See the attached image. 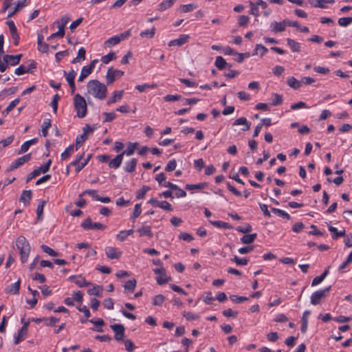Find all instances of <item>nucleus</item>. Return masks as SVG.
Instances as JSON below:
<instances>
[{"mask_svg": "<svg viewBox=\"0 0 352 352\" xmlns=\"http://www.w3.org/2000/svg\"><path fill=\"white\" fill-rule=\"evenodd\" d=\"M209 222L212 225H213L217 228H219L230 229L231 228V226L229 225L228 223L223 222L221 221H209Z\"/></svg>", "mask_w": 352, "mask_h": 352, "instance_id": "79ce46f5", "label": "nucleus"}, {"mask_svg": "<svg viewBox=\"0 0 352 352\" xmlns=\"http://www.w3.org/2000/svg\"><path fill=\"white\" fill-rule=\"evenodd\" d=\"M228 65V64L222 56H217L214 62V65L218 69L222 70L224 68H226Z\"/></svg>", "mask_w": 352, "mask_h": 352, "instance_id": "c85d7f7f", "label": "nucleus"}, {"mask_svg": "<svg viewBox=\"0 0 352 352\" xmlns=\"http://www.w3.org/2000/svg\"><path fill=\"white\" fill-rule=\"evenodd\" d=\"M20 285H21V278H19L18 280L11 284L10 286H8L5 292L6 294H19V290H20Z\"/></svg>", "mask_w": 352, "mask_h": 352, "instance_id": "2eb2a0df", "label": "nucleus"}, {"mask_svg": "<svg viewBox=\"0 0 352 352\" xmlns=\"http://www.w3.org/2000/svg\"><path fill=\"white\" fill-rule=\"evenodd\" d=\"M138 232L139 233L140 236H146L150 239L153 236V233L151 231V227L149 226H142L138 230Z\"/></svg>", "mask_w": 352, "mask_h": 352, "instance_id": "a211bd4d", "label": "nucleus"}, {"mask_svg": "<svg viewBox=\"0 0 352 352\" xmlns=\"http://www.w3.org/2000/svg\"><path fill=\"white\" fill-rule=\"evenodd\" d=\"M36 67V63L33 60H30L28 65H21L19 67L16 68L14 70L15 74L20 76L26 73H29L31 72L32 69H35Z\"/></svg>", "mask_w": 352, "mask_h": 352, "instance_id": "423d86ee", "label": "nucleus"}, {"mask_svg": "<svg viewBox=\"0 0 352 352\" xmlns=\"http://www.w3.org/2000/svg\"><path fill=\"white\" fill-rule=\"evenodd\" d=\"M329 230L333 234L332 235L333 239H336L338 237L344 236L345 235L344 230L338 232V229L332 226H329Z\"/></svg>", "mask_w": 352, "mask_h": 352, "instance_id": "2f4dec72", "label": "nucleus"}, {"mask_svg": "<svg viewBox=\"0 0 352 352\" xmlns=\"http://www.w3.org/2000/svg\"><path fill=\"white\" fill-rule=\"evenodd\" d=\"M113 305H114L113 300L111 298H105L103 300V306L104 308H106L107 309H113Z\"/></svg>", "mask_w": 352, "mask_h": 352, "instance_id": "69168bd1", "label": "nucleus"}, {"mask_svg": "<svg viewBox=\"0 0 352 352\" xmlns=\"http://www.w3.org/2000/svg\"><path fill=\"white\" fill-rule=\"evenodd\" d=\"M287 45L292 49V52L297 53L300 52V43L296 42V41L292 38H287Z\"/></svg>", "mask_w": 352, "mask_h": 352, "instance_id": "cd10ccee", "label": "nucleus"}, {"mask_svg": "<svg viewBox=\"0 0 352 352\" xmlns=\"http://www.w3.org/2000/svg\"><path fill=\"white\" fill-rule=\"evenodd\" d=\"M256 236L257 234L256 233L251 234H245L241 237V241L244 244H250L256 239Z\"/></svg>", "mask_w": 352, "mask_h": 352, "instance_id": "473e14b6", "label": "nucleus"}, {"mask_svg": "<svg viewBox=\"0 0 352 352\" xmlns=\"http://www.w3.org/2000/svg\"><path fill=\"white\" fill-rule=\"evenodd\" d=\"M338 23L340 26L346 27L352 23V17L340 18Z\"/></svg>", "mask_w": 352, "mask_h": 352, "instance_id": "5fc2aeb1", "label": "nucleus"}, {"mask_svg": "<svg viewBox=\"0 0 352 352\" xmlns=\"http://www.w3.org/2000/svg\"><path fill=\"white\" fill-rule=\"evenodd\" d=\"M142 212L141 209V204H137L135 205L133 212L132 215L131 216V219L133 220H135L136 218H138Z\"/></svg>", "mask_w": 352, "mask_h": 352, "instance_id": "864d4df0", "label": "nucleus"}, {"mask_svg": "<svg viewBox=\"0 0 352 352\" xmlns=\"http://www.w3.org/2000/svg\"><path fill=\"white\" fill-rule=\"evenodd\" d=\"M63 74L69 85L74 82L76 74L74 69L70 70L69 72L64 71Z\"/></svg>", "mask_w": 352, "mask_h": 352, "instance_id": "e433bc0d", "label": "nucleus"}, {"mask_svg": "<svg viewBox=\"0 0 352 352\" xmlns=\"http://www.w3.org/2000/svg\"><path fill=\"white\" fill-rule=\"evenodd\" d=\"M268 52V50L262 44H256L254 49L253 55L260 54L261 56L265 55Z\"/></svg>", "mask_w": 352, "mask_h": 352, "instance_id": "f704fd0d", "label": "nucleus"}, {"mask_svg": "<svg viewBox=\"0 0 352 352\" xmlns=\"http://www.w3.org/2000/svg\"><path fill=\"white\" fill-rule=\"evenodd\" d=\"M287 85L294 89H298L301 85H302V82L301 80H298L296 78H295L294 77L292 76V77H289L287 78Z\"/></svg>", "mask_w": 352, "mask_h": 352, "instance_id": "5701e85b", "label": "nucleus"}, {"mask_svg": "<svg viewBox=\"0 0 352 352\" xmlns=\"http://www.w3.org/2000/svg\"><path fill=\"white\" fill-rule=\"evenodd\" d=\"M151 188L148 186H143L141 190H139L136 192V198L138 199H143L145 194L150 190Z\"/></svg>", "mask_w": 352, "mask_h": 352, "instance_id": "8fccbe9b", "label": "nucleus"}, {"mask_svg": "<svg viewBox=\"0 0 352 352\" xmlns=\"http://www.w3.org/2000/svg\"><path fill=\"white\" fill-rule=\"evenodd\" d=\"M28 336V331H23V329L21 328L18 335L15 337L14 344H18L20 342L25 340Z\"/></svg>", "mask_w": 352, "mask_h": 352, "instance_id": "58836bf2", "label": "nucleus"}, {"mask_svg": "<svg viewBox=\"0 0 352 352\" xmlns=\"http://www.w3.org/2000/svg\"><path fill=\"white\" fill-rule=\"evenodd\" d=\"M31 198L32 191L30 190H23L20 197L19 201H23L25 206H28Z\"/></svg>", "mask_w": 352, "mask_h": 352, "instance_id": "aec40b11", "label": "nucleus"}, {"mask_svg": "<svg viewBox=\"0 0 352 352\" xmlns=\"http://www.w3.org/2000/svg\"><path fill=\"white\" fill-rule=\"evenodd\" d=\"M175 0H165L163 1L158 6L157 10L163 12L173 6L175 3Z\"/></svg>", "mask_w": 352, "mask_h": 352, "instance_id": "393cba45", "label": "nucleus"}, {"mask_svg": "<svg viewBox=\"0 0 352 352\" xmlns=\"http://www.w3.org/2000/svg\"><path fill=\"white\" fill-rule=\"evenodd\" d=\"M103 290V287L101 285H96L92 288L89 289L87 290V294L90 296H96L98 297H101L102 292Z\"/></svg>", "mask_w": 352, "mask_h": 352, "instance_id": "412c9836", "label": "nucleus"}, {"mask_svg": "<svg viewBox=\"0 0 352 352\" xmlns=\"http://www.w3.org/2000/svg\"><path fill=\"white\" fill-rule=\"evenodd\" d=\"M81 226L85 230H104L105 226L101 223L92 222L90 218H87L81 223Z\"/></svg>", "mask_w": 352, "mask_h": 352, "instance_id": "6e6552de", "label": "nucleus"}, {"mask_svg": "<svg viewBox=\"0 0 352 352\" xmlns=\"http://www.w3.org/2000/svg\"><path fill=\"white\" fill-rule=\"evenodd\" d=\"M41 248L44 252L47 253V254H49L51 256H58V253L57 252L54 251L53 249H52L51 248H50L49 246H47L46 245H42Z\"/></svg>", "mask_w": 352, "mask_h": 352, "instance_id": "603ef678", "label": "nucleus"}, {"mask_svg": "<svg viewBox=\"0 0 352 352\" xmlns=\"http://www.w3.org/2000/svg\"><path fill=\"white\" fill-rule=\"evenodd\" d=\"M250 123L247 120V119L245 117H241L238 119H236L233 125H244L245 127L242 129L243 131H248L250 128Z\"/></svg>", "mask_w": 352, "mask_h": 352, "instance_id": "4be33fe9", "label": "nucleus"}, {"mask_svg": "<svg viewBox=\"0 0 352 352\" xmlns=\"http://www.w3.org/2000/svg\"><path fill=\"white\" fill-rule=\"evenodd\" d=\"M16 87H12L8 89H5L0 92V98H4L8 95L14 94L17 91Z\"/></svg>", "mask_w": 352, "mask_h": 352, "instance_id": "4c0bfd02", "label": "nucleus"}, {"mask_svg": "<svg viewBox=\"0 0 352 352\" xmlns=\"http://www.w3.org/2000/svg\"><path fill=\"white\" fill-rule=\"evenodd\" d=\"M133 233V230H122L117 235L116 239L120 241H124L129 236Z\"/></svg>", "mask_w": 352, "mask_h": 352, "instance_id": "7c9ffc66", "label": "nucleus"}, {"mask_svg": "<svg viewBox=\"0 0 352 352\" xmlns=\"http://www.w3.org/2000/svg\"><path fill=\"white\" fill-rule=\"evenodd\" d=\"M155 28L153 26V27H152V28L151 30H146L142 31L140 35L142 38H144V37L153 38L155 36Z\"/></svg>", "mask_w": 352, "mask_h": 352, "instance_id": "09e8293b", "label": "nucleus"}, {"mask_svg": "<svg viewBox=\"0 0 352 352\" xmlns=\"http://www.w3.org/2000/svg\"><path fill=\"white\" fill-rule=\"evenodd\" d=\"M60 99V96L58 94H55L54 96H53V99L51 102V104L50 105L52 106V109H53V111L54 113L56 112L57 111V109H58V102Z\"/></svg>", "mask_w": 352, "mask_h": 352, "instance_id": "e2e57ef3", "label": "nucleus"}, {"mask_svg": "<svg viewBox=\"0 0 352 352\" xmlns=\"http://www.w3.org/2000/svg\"><path fill=\"white\" fill-rule=\"evenodd\" d=\"M271 210L274 214H277L278 216H280L284 219H286L287 220H289L291 219L290 215L287 212H285L284 210H282L278 208H272Z\"/></svg>", "mask_w": 352, "mask_h": 352, "instance_id": "37998d69", "label": "nucleus"}, {"mask_svg": "<svg viewBox=\"0 0 352 352\" xmlns=\"http://www.w3.org/2000/svg\"><path fill=\"white\" fill-rule=\"evenodd\" d=\"M51 164L52 160H49L46 163L41 166L39 168H36V170H38L39 174H41V173H45L49 170Z\"/></svg>", "mask_w": 352, "mask_h": 352, "instance_id": "bf43d9fd", "label": "nucleus"}, {"mask_svg": "<svg viewBox=\"0 0 352 352\" xmlns=\"http://www.w3.org/2000/svg\"><path fill=\"white\" fill-rule=\"evenodd\" d=\"M69 279L73 280L79 287H85L89 285H91L92 283L88 282L82 276H71Z\"/></svg>", "mask_w": 352, "mask_h": 352, "instance_id": "ddd939ff", "label": "nucleus"}, {"mask_svg": "<svg viewBox=\"0 0 352 352\" xmlns=\"http://www.w3.org/2000/svg\"><path fill=\"white\" fill-rule=\"evenodd\" d=\"M249 5L251 8L250 13L255 16H259L258 7L252 1H249Z\"/></svg>", "mask_w": 352, "mask_h": 352, "instance_id": "13d9d810", "label": "nucleus"}, {"mask_svg": "<svg viewBox=\"0 0 352 352\" xmlns=\"http://www.w3.org/2000/svg\"><path fill=\"white\" fill-rule=\"evenodd\" d=\"M20 102L19 98H16L14 100H12L10 104L6 107V109L3 111V113L4 115H7L9 113L10 111H11Z\"/></svg>", "mask_w": 352, "mask_h": 352, "instance_id": "a18cd8bd", "label": "nucleus"}, {"mask_svg": "<svg viewBox=\"0 0 352 352\" xmlns=\"http://www.w3.org/2000/svg\"><path fill=\"white\" fill-rule=\"evenodd\" d=\"M136 280L135 279L129 280L126 282V283L124 285L125 290H129L130 292H133L135 286H136Z\"/></svg>", "mask_w": 352, "mask_h": 352, "instance_id": "3c124183", "label": "nucleus"}, {"mask_svg": "<svg viewBox=\"0 0 352 352\" xmlns=\"http://www.w3.org/2000/svg\"><path fill=\"white\" fill-rule=\"evenodd\" d=\"M116 58V55L114 52H111L101 58V61L104 64H108L110 61Z\"/></svg>", "mask_w": 352, "mask_h": 352, "instance_id": "c03bdc74", "label": "nucleus"}, {"mask_svg": "<svg viewBox=\"0 0 352 352\" xmlns=\"http://www.w3.org/2000/svg\"><path fill=\"white\" fill-rule=\"evenodd\" d=\"M123 75L124 72L121 70L115 69L113 67L109 68L106 75L107 84H113L116 78H120Z\"/></svg>", "mask_w": 352, "mask_h": 352, "instance_id": "39448f33", "label": "nucleus"}, {"mask_svg": "<svg viewBox=\"0 0 352 352\" xmlns=\"http://www.w3.org/2000/svg\"><path fill=\"white\" fill-rule=\"evenodd\" d=\"M16 246L19 250L21 263H25L28 259L30 252V245L29 242L25 236H19L16 240Z\"/></svg>", "mask_w": 352, "mask_h": 352, "instance_id": "f03ea898", "label": "nucleus"}, {"mask_svg": "<svg viewBox=\"0 0 352 352\" xmlns=\"http://www.w3.org/2000/svg\"><path fill=\"white\" fill-rule=\"evenodd\" d=\"M310 311H305L303 313L302 317V324H301V331L302 333H305L307 330L308 327V316L310 314Z\"/></svg>", "mask_w": 352, "mask_h": 352, "instance_id": "b1692460", "label": "nucleus"}, {"mask_svg": "<svg viewBox=\"0 0 352 352\" xmlns=\"http://www.w3.org/2000/svg\"><path fill=\"white\" fill-rule=\"evenodd\" d=\"M138 160L135 158L131 159L130 161L126 163L124 170L127 173H132L135 170Z\"/></svg>", "mask_w": 352, "mask_h": 352, "instance_id": "bb28decb", "label": "nucleus"}, {"mask_svg": "<svg viewBox=\"0 0 352 352\" xmlns=\"http://www.w3.org/2000/svg\"><path fill=\"white\" fill-rule=\"evenodd\" d=\"M21 57H22L21 54H16L14 56L6 54V55L3 56V60L7 64V65H16L19 63Z\"/></svg>", "mask_w": 352, "mask_h": 352, "instance_id": "9b49d317", "label": "nucleus"}, {"mask_svg": "<svg viewBox=\"0 0 352 352\" xmlns=\"http://www.w3.org/2000/svg\"><path fill=\"white\" fill-rule=\"evenodd\" d=\"M331 288V286H329L324 289L314 292L310 297L311 303L313 305H319L329 295Z\"/></svg>", "mask_w": 352, "mask_h": 352, "instance_id": "20e7f679", "label": "nucleus"}, {"mask_svg": "<svg viewBox=\"0 0 352 352\" xmlns=\"http://www.w3.org/2000/svg\"><path fill=\"white\" fill-rule=\"evenodd\" d=\"M74 108L78 118H84L87 114V103L85 98L77 94L74 98Z\"/></svg>", "mask_w": 352, "mask_h": 352, "instance_id": "7ed1b4c3", "label": "nucleus"}, {"mask_svg": "<svg viewBox=\"0 0 352 352\" xmlns=\"http://www.w3.org/2000/svg\"><path fill=\"white\" fill-rule=\"evenodd\" d=\"M230 298L236 303H241L248 300V298L245 296H238L236 295H231Z\"/></svg>", "mask_w": 352, "mask_h": 352, "instance_id": "0e129e2a", "label": "nucleus"}, {"mask_svg": "<svg viewBox=\"0 0 352 352\" xmlns=\"http://www.w3.org/2000/svg\"><path fill=\"white\" fill-rule=\"evenodd\" d=\"M138 145V142H135V143L129 142L128 144L127 148L126 150H124L123 152H122L121 154L123 156L124 155H126L127 156L132 155L134 153L135 150L136 149Z\"/></svg>", "mask_w": 352, "mask_h": 352, "instance_id": "a878e982", "label": "nucleus"}, {"mask_svg": "<svg viewBox=\"0 0 352 352\" xmlns=\"http://www.w3.org/2000/svg\"><path fill=\"white\" fill-rule=\"evenodd\" d=\"M85 54L86 50L85 48L80 47L78 51L77 56L72 60V63L75 64L80 62V60H84L85 59Z\"/></svg>", "mask_w": 352, "mask_h": 352, "instance_id": "c756f323", "label": "nucleus"}, {"mask_svg": "<svg viewBox=\"0 0 352 352\" xmlns=\"http://www.w3.org/2000/svg\"><path fill=\"white\" fill-rule=\"evenodd\" d=\"M124 91H115L112 94V96L107 101V104H111L116 102L122 99Z\"/></svg>", "mask_w": 352, "mask_h": 352, "instance_id": "6ab92c4d", "label": "nucleus"}, {"mask_svg": "<svg viewBox=\"0 0 352 352\" xmlns=\"http://www.w3.org/2000/svg\"><path fill=\"white\" fill-rule=\"evenodd\" d=\"M87 94L102 100L107 97V88L98 80H90L87 84Z\"/></svg>", "mask_w": 352, "mask_h": 352, "instance_id": "f257e3e1", "label": "nucleus"}, {"mask_svg": "<svg viewBox=\"0 0 352 352\" xmlns=\"http://www.w3.org/2000/svg\"><path fill=\"white\" fill-rule=\"evenodd\" d=\"M159 207L162 209L166 210V211H173V208L171 206V204H169L166 201H160Z\"/></svg>", "mask_w": 352, "mask_h": 352, "instance_id": "052dcab7", "label": "nucleus"}, {"mask_svg": "<svg viewBox=\"0 0 352 352\" xmlns=\"http://www.w3.org/2000/svg\"><path fill=\"white\" fill-rule=\"evenodd\" d=\"M41 126H42V135L43 137H47V135L48 134L47 130L51 126V120L50 119L44 120Z\"/></svg>", "mask_w": 352, "mask_h": 352, "instance_id": "a19ab883", "label": "nucleus"}, {"mask_svg": "<svg viewBox=\"0 0 352 352\" xmlns=\"http://www.w3.org/2000/svg\"><path fill=\"white\" fill-rule=\"evenodd\" d=\"M164 300H165V297L163 295H162V294L156 295L153 297V303L155 306H161L164 303Z\"/></svg>", "mask_w": 352, "mask_h": 352, "instance_id": "4d7b16f0", "label": "nucleus"}, {"mask_svg": "<svg viewBox=\"0 0 352 352\" xmlns=\"http://www.w3.org/2000/svg\"><path fill=\"white\" fill-rule=\"evenodd\" d=\"M153 272L155 274L160 275V276L156 278V280L157 283L160 285H164L171 280L170 277L166 276V270L163 267L154 269Z\"/></svg>", "mask_w": 352, "mask_h": 352, "instance_id": "9d476101", "label": "nucleus"}, {"mask_svg": "<svg viewBox=\"0 0 352 352\" xmlns=\"http://www.w3.org/2000/svg\"><path fill=\"white\" fill-rule=\"evenodd\" d=\"M32 155L31 153L26 154L15 161H14L9 168H8L7 171L10 172L14 170V169L17 168L18 167L23 165L25 163L29 162L31 160Z\"/></svg>", "mask_w": 352, "mask_h": 352, "instance_id": "0eeeda50", "label": "nucleus"}, {"mask_svg": "<svg viewBox=\"0 0 352 352\" xmlns=\"http://www.w3.org/2000/svg\"><path fill=\"white\" fill-rule=\"evenodd\" d=\"M69 20L70 18L68 16L65 15L62 16L60 21H57V23L58 24V28L65 30V26L69 22Z\"/></svg>", "mask_w": 352, "mask_h": 352, "instance_id": "680f3d73", "label": "nucleus"}, {"mask_svg": "<svg viewBox=\"0 0 352 352\" xmlns=\"http://www.w3.org/2000/svg\"><path fill=\"white\" fill-rule=\"evenodd\" d=\"M103 115L105 117V118L103 121L104 122H111L116 117V114L114 112H109V113L104 112L103 113Z\"/></svg>", "mask_w": 352, "mask_h": 352, "instance_id": "338daca9", "label": "nucleus"}, {"mask_svg": "<svg viewBox=\"0 0 352 352\" xmlns=\"http://www.w3.org/2000/svg\"><path fill=\"white\" fill-rule=\"evenodd\" d=\"M270 27L272 28V31L276 32H281L285 30V20H283L281 22L273 21L270 24Z\"/></svg>", "mask_w": 352, "mask_h": 352, "instance_id": "dca6fc26", "label": "nucleus"}, {"mask_svg": "<svg viewBox=\"0 0 352 352\" xmlns=\"http://www.w3.org/2000/svg\"><path fill=\"white\" fill-rule=\"evenodd\" d=\"M110 327L115 333L114 339L117 341L123 340L125 331L124 325L121 324H114L110 325Z\"/></svg>", "mask_w": 352, "mask_h": 352, "instance_id": "1a4fd4ad", "label": "nucleus"}, {"mask_svg": "<svg viewBox=\"0 0 352 352\" xmlns=\"http://www.w3.org/2000/svg\"><path fill=\"white\" fill-rule=\"evenodd\" d=\"M189 36L186 34H182L178 38L170 41L168 43V46H181L188 42Z\"/></svg>", "mask_w": 352, "mask_h": 352, "instance_id": "4468645a", "label": "nucleus"}, {"mask_svg": "<svg viewBox=\"0 0 352 352\" xmlns=\"http://www.w3.org/2000/svg\"><path fill=\"white\" fill-rule=\"evenodd\" d=\"M105 254L109 258L118 259L122 255V252L113 247H107L104 250Z\"/></svg>", "mask_w": 352, "mask_h": 352, "instance_id": "f8f14e48", "label": "nucleus"}, {"mask_svg": "<svg viewBox=\"0 0 352 352\" xmlns=\"http://www.w3.org/2000/svg\"><path fill=\"white\" fill-rule=\"evenodd\" d=\"M197 6L193 3H189L186 5H182L180 6V10L183 12L187 13L193 11L195 9L197 8Z\"/></svg>", "mask_w": 352, "mask_h": 352, "instance_id": "de8ad7c7", "label": "nucleus"}, {"mask_svg": "<svg viewBox=\"0 0 352 352\" xmlns=\"http://www.w3.org/2000/svg\"><path fill=\"white\" fill-rule=\"evenodd\" d=\"M123 157L121 153L117 155L113 160L109 161V167L114 169L119 168L122 162Z\"/></svg>", "mask_w": 352, "mask_h": 352, "instance_id": "f3484780", "label": "nucleus"}, {"mask_svg": "<svg viewBox=\"0 0 352 352\" xmlns=\"http://www.w3.org/2000/svg\"><path fill=\"white\" fill-rule=\"evenodd\" d=\"M25 3H26V0L18 1L14 10L12 11H10L8 12V17H12L19 10V9L21 7L25 6H26Z\"/></svg>", "mask_w": 352, "mask_h": 352, "instance_id": "c9c22d12", "label": "nucleus"}, {"mask_svg": "<svg viewBox=\"0 0 352 352\" xmlns=\"http://www.w3.org/2000/svg\"><path fill=\"white\" fill-rule=\"evenodd\" d=\"M250 18L245 15H240L238 19V25L240 27H245L248 25Z\"/></svg>", "mask_w": 352, "mask_h": 352, "instance_id": "6e6d98bb", "label": "nucleus"}, {"mask_svg": "<svg viewBox=\"0 0 352 352\" xmlns=\"http://www.w3.org/2000/svg\"><path fill=\"white\" fill-rule=\"evenodd\" d=\"M120 42V38H119L118 36L116 35V36H113L109 38V39H107L105 41L104 44L107 47H111L113 45L118 44Z\"/></svg>", "mask_w": 352, "mask_h": 352, "instance_id": "ea45409f", "label": "nucleus"}, {"mask_svg": "<svg viewBox=\"0 0 352 352\" xmlns=\"http://www.w3.org/2000/svg\"><path fill=\"white\" fill-rule=\"evenodd\" d=\"M74 151V145L69 146L60 155V158L62 160H65L68 157L71 156V155Z\"/></svg>", "mask_w": 352, "mask_h": 352, "instance_id": "72a5a7b5", "label": "nucleus"}, {"mask_svg": "<svg viewBox=\"0 0 352 352\" xmlns=\"http://www.w3.org/2000/svg\"><path fill=\"white\" fill-rule=\"evenodd\" d=\"M177 166L176 161L175 160H170L166 166L165 167V170L168 172L173 171L175 169Z\"/></svg>", "mask_w": 352, "mask_h": 352, "instance_id": "774afa93", "label": "nucleus"}, {"mask_svg": "<svg viewBox=\"0 0 352 352\" xmlns=\"http://www.w3.org/2000/svg\"><path fill=\"white\" fill-rule=\"evenodd\" d=\"M47 201L43 200L40 202V204L38 205L36 208V214L37 218L39 220H41L43 219V208L45 205L46 204Z\"/></svg>", "mask_w": 352, "mask_h": 352, "instance_id": "49530a36", "label": "nucleus"}]
</instances>
